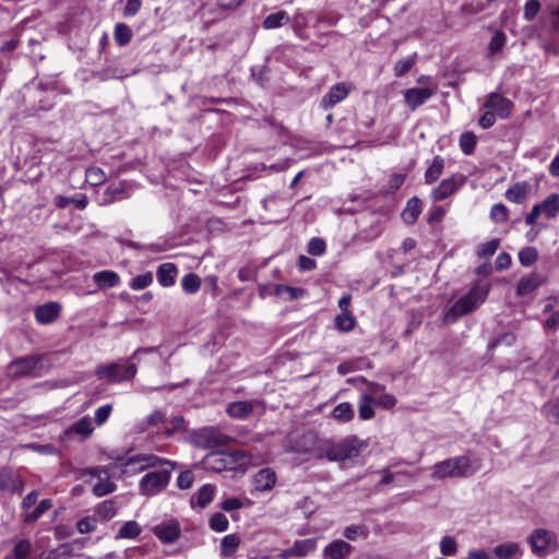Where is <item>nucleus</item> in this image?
<instances>
[{
    "instance_id": "51",
    "label": "nucleus",
    "mask_w": 559,
    "mask_h": 559,
    "mask_svg": "<svg viewBox=\"0 0 559 559\" xmlns=\"http://www.w3.org/2000/svg\"><path fill=\"white\" fill-rule=\"evenodd\" d=\"M372 400L374 405L381 406L385 409L392 408L396 404V399L392 394L385 393L384 390L377 396H372Z\"/></svg>"
},
{
    "instance_id": "44",
    "label": "nucleus",
    "mask_w": 559,
    "mask_h": 559,
    "mask_svg": "<svg viewBox=\"0 0 559 559\" xmlns=\"http://www.w3.org/2000/svg\"><path fill=\"white\" fill-rule=\"evenodd\" d=\"M229 522L225 514L221 512L214 513L210 519V527L218 533L225 532L228 530Z\"/></svg>"
},
{
    "instance_id": "29",
    "label": "nucleus",
    "mask_w": 559,
    "mask_h": 559,
    "mask_svg": "<svg viewBox=\"0 0 559 559\" xmlns=\"http://www.w3.org/2000/svg\"><path fill=\"white\" fill-rule=\"evenodd\" d=\"M240 545V538L237 534H228L223 537L219 550L222 558H230L235 555Z\"/></svg>"
},
{
    "instance_id": "56",
    "label": "nucleus",
    "mask_w": 559,
    "mask_h": 559,
    "mask_svg": "<svg viewBox=\"0 0 559 559\" xmlns=\"http://www.w3.org/2000/svg\"><path fill=\"white\" fill-rule=\"evenodd\" d=\"M367 534V530L360 525H350L344 531V536L350 540H355L358 536L366 537Z\"/></svg>"
},
{
    "instance_id": "62",
    "label": "nucleus",
    "mask_w": 559,
    "mask_h": 559,
    "mask_svg": "<svg viewBox=\"0 0 559 559\" xmlns=\"http://www.w3.org/2000/svg\"><path fill=\"white\" fill-rule=\"evenodd\" d=\"M496 122V115L493 111H491L490 109H488L486 112H484L480 118H479V126L483 128V129H489L490 127H492Z\"/></svg>"
},
{
    "instance_id": "47",
    "label": "nucleus",
    "mask_w": 559,
    "mask_h": 559,
    "mask_svg": "<svg viewBox=\"0 0 559 559\" xmlns=\"http://www.w3.org/2000/svg\"><path fill=\"white\" fill-rule=\"evenodd\" d=\"M538 257V252L533 247H526L519 252V261L524 266L533 265Z\"/></svg>"
},
{
    "instance_id": "10",
    "label": "nucleus",
    "mask_w": 559,
    "mask_h": 559,
    "mask_svg": "<svg viewBox=\"0 0 559 559\" xmlns=\"http://www.w3.org/2000/svg\"><path fill=\"white\" fill-rule=\"evenodd\" d=\"M465 181L466 177L462 174H454L453 176L443 179L439 186L432 190L431 199L433 201H441L451 197L464 186Z\"/></svg>"
},
{
    "instance_id": "3",
    "label": "nucleus",
    "mask_w": 559,
    "mask_h": 559,
    "mask_svg": "<svg viewBox=\"0 0 559 559\" xmlns=\"http://www.w3.org/2000/svg\"><path fill=\"white\" fill-rule=\"evenodd\" d=\"M489 293V285L486 283L475 284L471 290L461 297L445 313L444 322L447 324L453 323L459 317L467 314L476 310L487 298Z\"/></svg>"
},
{
    "instance_id": "20",
    "label": "nucleus",
    "mask_w": 559,
    "mask_h": 559,
    "mask_svg": "<svg viewBox=\"0 0 559 559\" xmlns=\"http://www.w3.org/2000/svg\"><path fill=\"white\" fill-rule=\"evenodd\" d=\"M61 306L58 302H47L36 308V320L41 324L53 322L60 314Z\"/></svg>"
},
{
    "instance_id": "64",
    "label": "nucleus",
    "mask_w": 559,
    "mask_h": 559,
    "mask_svg": "<svg viewBox=\"0 0 559 559\" xmlns=\"http://www.w3.org/2000/svg\"><path fill=\"white\" fill-rule=\"evenodd\" d=\"M221 507L223 510L230 512L234 510L241 509L243 507V503L238 498H228L222 502Z\"/></svg>"
},
{
    "instance_id": "59",
    "label": "nucleus",
    "mask_w": 559,
    "mask_h": 559,
    "mask_svg": "<svg viewBox=\"0 0 559 559\" xmlns=\"http://www.w3.org/2000/svg\"><path fill=\"white\" fill-rule=\"evenodd\" d=\"M142 7L141 0H127L123 9V15L126 17H132L136 15Z\"/></svg>"
},
{
    "instance_id": "31",
    "label": "nucleus",
    "mask_w": 559,
    "mask_h": 559,
    "mask_svg": "<svg viewBox=\"0 0 559 559\" xmlns=\"http://www.w3.org/2000/svg\"><path fill=\"white\" fill-rule=\"evenodd\" d=\"M443 168H444L443 158L440 156H436L425 173V182L428 185H431L435 181H437L440 178V176L442 175Z\"/></svg>"
},
{
    "instance_id": "19",
    "label": "nucleus",
    "mask_w": 559,
    "mask_h": 559,
    "mask_svg": "<svg viewBox=\"0 0 559 559\" xmlns=\"http://www.w3.org/2000/svg\"><path fill=\"white\" fill-rule=\"evenodd\" d=\"M24 483L22 478L10 469L0 471V490L21 492L23 490Z\"/></svg>"
},
{
    "instance_id": "28",
    "label": "nucleus",
    "mask_w": 559,
    "mask_h": 559,
    "mask_svg": "<svg viewBox=\"0 0 559 559\" xmlns=\"http://www.w3.org/2000/svg\"><path fill=\"white\" fill-rule=\"evenodd\" d=\"M94 431L92 419L88 416H84L78 421L73 423L68 429L69 435L75 433L82 438H87Z\"/></svg>"
},
{
    "instance_id": "33",
    "label": "nucleus",
    "mask_w": 559,
    "mask_h": 559,
    "mask_svg": "<svg viewBox=\"0 0 559 559\" xmlns=\"http://www.w3.org/2000/svg\"><path fill=\"white\" fill-rule=\"evenodd\" d=\"M215 487L210 484L203 485L197 495L192 498V503L197 501V503L201 508H205L214 498Z\"/></svg>"
},
{
    "instance_id": "50",
    "label": "nucleus",
    "mask_w": 559,
    "mask_h": 559,
    "mask_svg": "<svg viewBox=\"0 0 559 559\" xmlns=\"http://www.w3.org/2000/svg\"><path fill=\"white\" fill-rule=\"evenodd\" d=\"M440 551L443 556H453L457 551V544L452 536H444L440 542Z\"/></svg>"
},
{
    "instance_id": "37",
    "label": "nucleus",
    "mask_w": 559,
    "mask_h": 559,
    "mask_svg": "<svg viewBox=\"0 0 559 559\" xmlns=\"http://www.w3.org/2000/svg\"><path fill=\"white\" fill-rule=\"evenodd\" d=\"M33 552V544L29 539L23 538L15 543L13 556L15 559H28Z\"/></svg>"
},
{
    "instance_id": "27",
    "label": "nucleus",
    "mask_w": 559,
    "mask_h": 559,
    "mask_svg": "<svg viewBox=\"0 0 559 559\" xmlns=\"http://www.w3.org/2000/svg\"><path fill=\"white\" fill-rule=\"evenodd\" d=\"M421 213V201L417 197H413L407 201L406 207L402 212L405 223L414 224Z\"/></svg>"
},
{
    "instance_id": "23",
    "label": "nucleus",
    "mask_w": 559,
    "mask_h": 559,
    "mask_svg": "<svg viewBox=\"0 0 559 559\" xmlns=\"http://www.w3.org/2000/svg\"><path fill=\"white\" fill-rule=\"evenodd\" d=\"M178 269L174 263L167 262L158 266L156 275L163 287H171L176 283Z\"/></svg>"
},
{
    "instance_id": "8",
    "label": "nucleus",
    "mask_w": 559,
    "mask_h": 559,
    "mask_svg": "<svg viewBox=\"0 0 559 559\" xmlns=\"http://www.w3.org/2000/svg\"><path fill=\"white\" fill-rule=\"evenodd\" d=\"M530 544L533 552L539 557H545L557 548L556 536L545 528L535 530L530 537Z\"/></svg>"
},
{
    "instance_id": "2",
    "label": "nucleus",
    "mask_w": 559,
    "mask_h": 559,
    "mask_svg": "<svg viewBox=\"0 0 559 559\" xmlns=\"http://www.w3.org/2000/svg\"><path fill=\"white\" fill-rule=\"evenodd\" d=\"M365 448L364 442L355 437L345 438L338 442L324 441L318 447V457H326L331 462H341L354 459Z\"/></svg>"
},
{
    "instance_id": "12",
    "label": "nucleus",
    "mask_w": 559,
    "mask_h": 559,
    "mask_svg": "<svg viewBox=\"0 0 559 559\" xmlns=\"http://www.w3.org/2000/svg\"><path fill=\"white\" fill-rule=\"evenodd\" d=\"M87 474L97 479V481L93 485V493L96 497H104L116 490V484L110 480V475L106 468H91Z\"/></svg>"
},
{
    "instance_id": "26",
    "label": "nucleus",
    "mask_w": 559,
    "mask_h": 559,
    "mask_svg": "<svg viewBox=\"0 0 559 559\" xmlns=\"http://www.w3.org/2000/svg\"><path fill=\"white\" fill-rule=\"evenodd\" d=\"M93 280L100 289L116 287L120 282L119 275L114 271L97 272Z\"/></svg>"
},
{
    "instance_id": "17",
    "label": "nucleus",
    "mask_w": 559,
    "mask_h": 559,
    "mask_svg": "<svg viewBox=\"0 0 559 559\" xmlns=\"http://www.w3.org/2000/svg\"><path fill=\"white\" fill-rule=\"evenodd\" d=\"M277 477L272 468H262L253 477L254 489L259 492L270 491L274 488Z\"/></svg>"
},
{
    "instance_id": "15",
    "label": "nucleus",
    "mask_w": 559,
    "mask_h": 559,
    "mask_svg": "<svg viewBox=\"0 0 559 559\" xmlns=\"http://www.w3.org/2000/svg\"><path fill=\"white\" fill-rule=\"evenodd\" d=\"M435 92L436 87L431 88L428 86L407 88L404 91L405 103L411 110H415L431 98Z\"/></svg>"
},
{
    "instance_id": "6",
    "label": "nucleus",
    "mask_w": 559,
    "mask_h": 559,
    "mask_svg": "<svg viewBox=\"0 0 559 559\" xmlns=\"http://www.w3.org/2000/svg\"><path fill=\"white\" fill-rule=\"evenodd\" d=\"M136 373V366L133 362H114L102 365L97 368L96 374L99 379H107L111 382H120L132 379Z\"/></svg>"
},
{
    "instance_id": "22",
    "label": "nucleus",
    "mask_w": 559,
    "mask_h": 559,
    "mask_svg": "<svg viewBox=\"0 0 559 559\" xmlns=\"http://www.w3.org/2000/svg\"><path fill=\"white\" fill-rule=\"evenodd\" d=\"M492 554L498 559H520L523 552L518 543L506 542L495 546Z\"/></svg>"
},
{
    "instance_id": "45",
    "label": "nucleus",
    "mask_w": 559,
    "mask_h": 559,
    "mask_svg": "<svg viewBox=\"0 0 559 559\" xmlns=\"http://www.w3.org/2000/svg\"><path fill=\"white\" fill-rule=\"evenodd\" d=\"M507 36L501 31H496L492 35L490 43L488 45V50L490 55H495L499 52L503 46L506 45Z\"/></svg>"
},
{
    "instance_id": "61",
    "label": "nucleus",
    "mask_w": 559,
    "mask_h": 559,
    "mask_svg": "<svg viewBox=\"0 0 559 559\" xmlns=\"http://www.w3.org/2000/svg\"><path fill=\"white\" fill-rule=\"evenodd\" d=\"M76 528H78L79 533L87 534V533L94 531L95 521L91 518H83L78 522Z\"/></svg>"
},
{
    "instance_id": "49",
    "label": "nucleus",
    "mask_w": 559,
    "mask_h": 559,
    "mask_svg": "<svg viewBox=\"0 0 559 559\" xmlns=\"http://www.w3.org/2000/svg\"><path fill=\"white\" fill-rule=\"evenodd\" d=\"M500 246V241L498 239H491L481 243L478 247L477 254L481 258H488L496 253Z\"/></svg>"
},
{
    "instance_id": "25",
    "label": "nucleus",
    "mask_w": 559,
    "mask_h": 559,
    "mask_svg": "<svg viewBox=\"0 0 559 559\" xmlns=\"http://www.w3.org/2000/svg\"><path fill=\"white\" fill-rule=\"evenodd\" d=\"M255 403L250 401H239L229 404L227 413L237 419H246L252 413Z\"/></svg>"
},
{
    "instance_id": "58",
    "label": "nucleus",
    "mask_w": 559,
    "mask_h": 559,
    "mask_svg": "<svg viewBox=\"0 0 559 559\" xmlns=\"http://www.w3.org/2000/svg\"><path fill=\"white\" fill-rule=\"evenodd\" d=\"M337 328L342 331H350L354 328V319L347 313L338 314L335 319Z\"/></svg>"
},
{
    "instance_id": "41",
    "label": "nucleus",
    "mask_w": 559,
    "mask_h": 559,
    "mask_svg": "<svg viewBox=\"0 0 559 559\" xmlns=\"http://www.w3.org/2000/svg\"><path fill=\"white\" fill-rule=\"evenodd\" d=\"M107 179L105 171L99 167H90L85 174V180L91 186H100Z\"/></svg>"
},
{
    "instance_id": "18",
    "label": "nucleus",
    "mask_w": 559,
    "mask_h": 559,
    "mask_svg": "<svg viewBox=\"0 0 559 559\" xmlns=\"http://www.w3.org/2000/svg\"><path fill=\"white\" fill-rule=\"evenodd\" d=\"M155 536L165 544L176 542L180 536V528L177 523H162L153 528Z\"/></svg>"
},
{
    "instance_id": "21",
    "label": "nucleus",
    "mask_w": 559,
    "mask_h": 559,
    "mask_svg": "<svg viewBox=\"0 0 559 559\" xmlns=\"http://www.w3.org/2000/svg\"><path fill=\"white\" fill-rule=\"evenodd\" d=\"M350 544L342 539H336L325 546L323 555L329 559H344L350 554Z\"/></svg>"
},
{
    "instance_id": "57",
    "label": "nucleus",
    "mask_w": 559,
    "mask_h": 559,
    "mask_svg": "<svg viewBox=\"0 0 559 559\" xmlns=\"http://www.w3.org/2000/svg\"><path fill=\"white\" fill-rule=\"evenodd\" d=\"M414 59L407 58L399 60L394 66V72L396 76L405 75L413 67Z\"/></svg>"
},
{
    "instance_id": "4",
    "label": "nucleus",
    "mask_w": 559,
    "mask_h": 559,
    "mask_svg": "<svg viewBox=\"0 0 559 559\" xmlns=\"http://www.w3.org/2000/svg\"><path fill=\"white\" fill-rule=\"evenodd\" d=\"M151 468L153 471L147 472L139 483V490L143 496H155L163 491L170 480L174 465L159 457L158 464Z\"/></svg>"
},
{
    "instance_id": "30",
    "label": "nucleus",
    "mask_w": 559,
    "mask_h": 559,
    "mask_svg": "<svg viewBox=\"0 0 559 559\" xmlns=\"http://www.w3.org/2000/svg\"><path fill=\"white\" fill-rule=\"evenodd\" d=\"M542 284V281L538 275L531 274L528 276L522 277L518 283V294L520 296L528 295L538 288Z\"/></svg>"
},
{
    "instance_id": "60",
    "label": "nucleus",
    "mask_w": 559,
    "mask_h": 559,
    "mask_svg": "<svg viewBox=\"0 0 559 559\" xmlns=\"http://www.w3.org/2000/svg\"><path fill=\"white\" fill-rule=\"evenodd\" d=\"M193 484V475L191 472H182L177 478V486L180 489H189Z\"/></svg>"
},
{
    "instance_id": "43",
    "label": "nucleus",
    "mask_w": 559,
    "mask_h": 559,
    "mask_svg": "<svg viewBox=\"0 0 559 559\" xmlns=\"http://www.w3.org/2000/svg\"><path fill=\"white\" fill-rule=\"evenodd\" d=\"M182 289L188 294H195L201 286V278L194 274H186L181 280Z\"/></svg>"
},
{
    "instance_id": "46",
    "label": "nucleus",
    "mask_w": 559,
    "mask_h": 559,
    "mask_svg": "<svg viewBox=\"0 0 559 559\" xmlns=\"http://www.w3.org/2000/svg\"><path fill=\"white\" fill-rule=\"evenodd\" d=\"M153 283V275L151 272L138 275L130 282V287L133 290H142Z\"/></svg>"
},
{
    "instance_id": "11",
    "label": "nucleus",
    "mask_w": 559,
    "mask_h": 559,
    "mask_svg": "<svg viewBox=\"0 0 559 559\" xmlns=\"http://www.w3.org/2000/svg\"><path fill=\"white\" fill-rule=\"evenodd\" d=\"M39 356H24L13 360L8 366V373L11 377H22L36 373L40 367Z\"/></svg>"
},
{
    "instance_id": "36",
    "label": "nucleus",
    "mask_w": 559,
    "mask_h": 559,
    "mask_svg": "<svg viewBox=\"0 0 559 559\" xmlns=\"http://www.w3.org/2000/svg\"><path fill=\"white\" fill-rule=\"evenodd\" d=\"M317 547V540L314 538H308V539H299L296 540L293 545V552L296 554V556L305 557L308 554L312 552Z\"/></svg>"
},
{
    "instance_id": "54",
    "label": "nucleus",
    "mask_w": 559,
    "mask_h": 559,
    "mask_svg": "<svg viewBox=\"0 0 559 559\" xmlns=\"http://www.w3.org/2000/svg\"><path fill=\"white\" fill-rule=\"evenodd\" d=\"M490 217L496 223L506 222L507 217H508V209L503 204H501V203L495 204L491 207Z\"/></svg>"
},
{
    "instance_id": "34",
    "label": "nucleus",
    "mask_w": 559,
    "mask_h": 559,
    "mask_svg": "<svg viewBox=\"0 0 559 559\" xmlns=\"http://www.w3.org/2000/svg\"><path fill=\"white\" fill-rule=\"evenodd\" d=\"M274 293L276 296L286 300H295L304 296V290L301 288H296L283 284H277L274 288Z\"/></svg>"
},
{
    "instance_id": "38",
    "label": "nucleus",
    "mask_w": 559,
    "mask_h": 559,
    "mask_svg": "<svg viewBox=\"0 0 559 559\" xmlns=\"http://www.w3.org/2000/svg\"><path fill=\"white\" fill-rule=\"evenodd\" d=\"M141 532V526L135 521H128L119 530L117 538L132 539L138 537Z\"/></svg>"
},
{
    "instance_id": "63",
    "label": "nucleus",
    "mask_w": 559,
    "mask_h": 559,
    "mask_svg": "<svg viewBox=\"0 0 559 559\" xmlns=\"http://www.w3.org/2000/svg\"><path fill=\"white\" fill-rule=\"evenodd\" d=\"M405 176L403 174H394L388 183L386 192L396 191L404 182Z\"/></svg>"
},
{
    "instance_id": "13",
    "label": "nucleus",
    "mask_w": 559,
    "mask_h": 559,
    "mask_svg": "<svg viewBox=\"0 0 559 559\" xmlns=\"http://www.w3.org/2000/svg\"><path fill=\"white\" fill-rule=\"evenodd\" d=\"M230 438L214 427L203 428L197 435V442L204 448H215L229 442Z\"/></svg>"
},
{
    "instance_id": "53",
    "label": "nucleus",
    "mask_w": 559,
    "mask_h": 559,
    "mask_svg": "<svg viewBox=\"0 0 559 559\" xmlns=\"http://www.w3.org/2000/svg\"><path fill=\"white\" fill-rule=\"evenodd\" d=\"M540 10V3L538 0H527L524 5V19L532 21L538 14Z\"/></svg>"
},
{
    "instance_id": "7",
    "label": "nucleus",
    "mask_w": 559,
    "mask_h": 559,
    "mask_svg": "<svg viewBox=\"0 0 559 559\" xmlns=\"http://www.w3.org/2000/svg\"><path fill=\"white\" fill-rule=\"evenodd\" d=\"M559 213V194L552 193L548 195L542 203H537L533 206L532 211L526 215L525 223L532 226L536 223L540 215H545L548 218H554Z\"/></svg>"
},
{
    "instance_id": "55",
    "label": "nucleus",
    "mask_w": 559,
    "mask_h": 559,
    "mask_svg": "<svg viewBox=\"0 0 559 559\" xmlns=\"http://www.w3.org/2000/svg\"><path fill=\"white\" fill-rule=\"evenodd\" d=\"M326 249L325 242L321 238H312L308 245V252L312 255H321Z\"/></svg>"
},
{
    "instance_id": "39",
    "label": "nucleus",
    "mask_w": 559,
    "mask_h": 559,
    "mask_svg": "<svg viewBox=\"0 0 559 559\" xmlns=\"http://www.w3.org/2000/svg\"><path fill=\"white\" fill-rule=\"evenodd\" d=\"M373 400L370 394H364L359 401V417L362 420L371 419L374 416L372 408Z\"/></svg>"
},
{
    "instance_id": "35",
    "label": "nucleus",
    "mask_w": 559,
    "mask_h": 559,
    "mask_svg": "<svg viewBox=\"0 0 559 559\" xmlns=\"http://www.w3.org/2000/svg\"><path fill=\"white\" fill-rule=\"evenodd\" d=\"M332 417L338 421L347 423L354 417V409L347 402L340 403L332 411Z\"/></svg>"
},
{
    "instance_id": "32",
    "label": "nucleus",
    "mask_w": 559,
    "mask_h": 559,
    "mask_svg": "<svg viewBox=\"0 0 559 559\" xmlns=\"http://www.w3.org/2000/svg\"><path fill=\"white\" fill-rule=\"evenodd\" d=\"M290 17L286 11H278L267 15L263 21L265 29H273L289 23Z\"/></svg>"
},
{
    "instance_id": "48",
    "label": "nucleus",
    "mask_w": 559,
    "mask_h": 559,
    "mask_svg": "<svg viewBox=\"0 0 559 559\" xmlns=\"http://www.w3.org/2000/svg\"><path fill=\"white\" fill-rule=\"evenodd\" d=\"M476 146V136L472 132H464L460 138V147L466 155L473 153Z\"/></svg>"
},
{
    "instance_id": "1",
    "label": "nucleus",
    "mask_w": 559,
    "mask_h": 559,
    "mask_svg": "<svg viewBox=\"0 0 559 559\" xmlns=\"http://www.w3.org/2000/svg\"><path fill=\"white\" fill-rule=\"evenodd\" d=\"M251 461L250 453L242 450L216 451L209 453L203 459V466L207 471L216 473L235 471L247 466Z\"/></svg>"
},
{
    "instance_id": "42",
    "label": "nucleus",
    "mask_w": 559,
    "mask_h": 559,
    "mask_svg": "<svg viewBox=\"0 0 559 559\" xmlns=\"http://www.w3.org/2000/svg\"><path fill=\"white\" fill-rule=\"evenodd\" d=\"M115 40L120 46H124L130 43L132 38L131 28L124 23H118L114 32Z\"/></svg>"
},
{
    "instance_id": "40",
    "label": "nucleus",
    "mask_w": 559,
    "mask_h": 559,
    "mask_svg": "<svg viewBox=\"0 0 559 559\" xmlns=\"http://www.w3.org/2000/svg\"><path fill=\"white\" fill-rule=\"evenodd\" d=\"M51 508L52 501L49 499H44L33 511L26 513L24 521L26 523H34Z\"/></svg>"
},
{
    "instance_id": "52",
    "label": "nucleus",
    "mask_w": 559,
    "mask_h": 559,
    "mask_svg": "<svg viewBox=\"0 0 559 559\" xmlns=\"http://www.w3.org/2000/svg\"><path fill=\"white\" fill-rule=\"evenodd\" d=\"M111 412H112L111 404H106V405L98 407L94 414L95 424L97 426L104 425L107 421V419L109 418Z\"/></svg>"
},
{
    "instance_id": "14",
    "label": "nucleus",
    "mask_w": 559,
    "mask_h": 559,
    "mask_svg": "<svg viewBox=\"0 0 559 559\" xmlns=\"http://www.w3.org/2000/svg\"><path fill=\"white\" fill-rule=\"evenodd\" d=\"M484 108L490 109L500 119H507L512 112L513 104L509 98L493 92L488 95Z\"/></svg>"
},
{
    "instance_id": "16",
    "label": "nucleus",
    "mask_w": 559,
    "mask_h": 559,
    "mask_svg": "<svg viewBox=\"0 0 559 559\" xmlns=\"http://www.w3.org/2000/svg\"><path fill=\"white\" fill-rule=\"evenodd\" d=\"M349 86L346 83H337L333 85L321 99V107L325 110L333 108L343 102L349 94Z\"/></svg>"
},
{
    "instance_id": "24",
    "label": "nucleus",
    "mask_w": 559,
    "mask_h": 559,
    "mask_svg": "<svg viewBox=\"0 0 559 559\" xmlns=\"http://www.w3.org/2000/svg\"><path fill=\"white\" fill-rule=\"evenodd\" d=\"M532 186L526 181L518 182L506 192V199L513 203H522L531 193Z\"/></svg>"
},
{
    "instance_id": "5",
    "label": "nucleus",
    "mask_w": 559,
    "mask_h": 559,
    "mask_svg": "<svg viewBox=\"0 0 559 559\" xmlns=\"http://www.w3.org/2000/svg\"><path fill=\"white\" fill-rule=\"evenodd\" d=\"M471 474V462L465 455L451 457L439 462L433 467L432 478L442 479L445 477L450 478H463Z\"/></svg>"
},
{
    "instance_id": "9",
    "label": "nucleus",
    "mask_w": 559,
    "mask_h": 559,
    "mask_svg": "<svg viewBox=\"0 0 559 559\" xmlns=\"http://www.w3.org/2000/svg\"><path fill=\"white\" fill-rule=\"evenodd\" d=\"M158 462L159 457L154 454L133 455L121 462V472L127 476H132L155 466Z\"/></svg>"
}]
</instances>
